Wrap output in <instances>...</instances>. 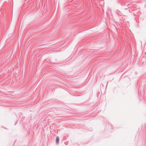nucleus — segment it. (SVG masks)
<instances>
[{
	"label": "nucleus",
	"instance_id": "nucleus-1",
	"mask_svg": "<svg viewBox=\"0 0 146 146\" xmlns=\"http://www.w3.org/2000/svg\"><path fill=\"white\" fill-rule=\"evenodd\" d=\"M59 139L58 136H57L56 138V144H58L59 142Z\"/></svg>",
	"mask_w": 146,
	"mask_h": 146
}]
</instances>
